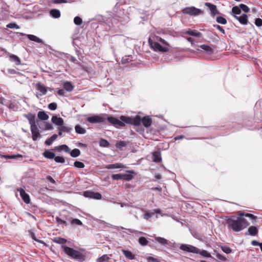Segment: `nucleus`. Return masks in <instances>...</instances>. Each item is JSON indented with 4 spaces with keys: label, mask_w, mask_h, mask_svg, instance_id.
Returning a JSON list of instances; mask_svg holds the SVG:
<instances>
[{
    "label": "nucleus",
    "mask_w": 262,
    "mask_h": 262,
    "mask_svg": "<svg viewBox=\"0 0 262 262\" xmlns=\"http://www.w3.org/2000/svg\"><path fill=\"white\" fill-rule=\"evenodd\" d=\"M120 120L113 117H109L107 118V121L112 124L115 125L116 127H123L125 126L124 122L133 124L135 126H139L142 122L143 125L148 127L150 126L152 123V120L149 116L144 117L142 119L139 115H137L134 118L121 116L120 117Z\"/></svg>",
    "instance_id": "obj_1"
},
{
    "label": "nucleus",
    "mask_w": 262,
    "mask_h": 262,
    "mask_svg": "<svg viewBox=\"0 0 262 262\" xmlns=\"http://www.w3.org/2000/svg\"><path fill=\"white\" fill-rule=\"evenodd\" d=\"M244 215L245 213H239V216H231L227 219L228 227L235 232L240 231L246 228L249 223L246 219L242 217Z\"/></svg>",
    "instance_id": "obj_2"
},
{
    "label": "nucleus",
    "mask_w": 262,
    "mask_h": 262,
    "mask_svg": "<svg viewBox=\"0 0 262 262\" xmlns=\"http://www.w3.org/2000/svg\"><path fill=\"white\" fill-rule=\"evenodd\" d=\"M159 41L162 43L161 45L159 42L152 41L150 38H149L148 42L150 47L155 51L162 53H165L169 51V43L162 38H159Z\"/></svg>",
    "instance_id": "obj_3"
},
{
    "label": "nucleus",
    "mask_w": 262,
    "mask_h": 262,
    "mask_svg": "<svg viewBox=\"0 0 262 262\" xmlns=\"http://www.w3.org/2000/svg\"><path fill=\"white\" fill-rule=\"evenodd\" d=\"M62 247L64 249V252L72 258L77 259L80 261H82L84 260L83 255L78 251L66 246H62Z\"/></svg>",
    "instance_id": "obj_4"
},
{
    "label": "nucleus",
    "mask_w": 262,
    "mask_h": 262,
    "mask_svg": "<svg viewBox=\"0 0 262 262\" xmlns=\"http://www.w3.org/2000/svg\"><path fill=\"white\" fill-rule=\"evenodd\" d=\"M183 12L184 14H187L191 15H198L200 14H203V11L194 7H188L183 10Z\"/></svg>",
    "instance_id": "obj_5"
},
{
    "label": "nucleus",
    "mask_w": 262,
    "mask_h": 262,
    "mask_svg": "<svg viewBox=\"0 0 262 262\" xmlns=\"http://www.w3.org/2000/svg\"><path fill=\"white\" fill-rule=\"evenodd\" d=\"M133 177L131 174L126 173H118L114 174L112 176V178L114 180H124L126 181H130L133 179Z\"/></svg>",
    "instance_id": "obj_6"
},
{
    "label": "nucleus",
    "mask_w": 262,
    "mask_h": 262,
    "mask_svg": "<svg viewBox=\"0 0 262 262\" xmlns=\"http://www.w3.org/2000/svg\"><path fill=\"white\" fill-rule=\"evenodd\" d=\"M83 195L86 198L100 200L102 198L101 194L99 192H94L90 191H85L83 192Z\"/></svg>",
    "instance_id": "obj_7"
},
{
    "label": "nucleus",
    "mask_w": 262,
    "mask_h": 262,
    "mask_svg": "<svg viewBox=\"0 0 262 262\" xmlns=\"http://www.w3.org/2000/svg\"><path fill=\"white\" fill-rule=\"evenodd\" d=\"M87 120L91 123H96L103 122L105 119L99 116H93L88 117Z\"/></svg>",
    "instance_id": "obj_8"
},
{
    "label": "nucleus",
    "mask_w": 262,
    "mask_h": 262,
    "mask_svg": "<svg viewBox=\"0 0 262 262\" xmlns=\"http://www.w3.org/2000/svg\"><path fill=\"white\" fill-rule=\"evenodd\" d=\"M17 191H19L20 195L22 199L26 204L30 203V200L29 195L26 193L25 191L22 188H18Z\"/></svg>",
    "instance_id": "obj_9"
},
{
    "label": "nucleus",
    "mask_w": 262,
    "mask_h": 262,
    "mask_svg": "<svg viewBox=\"0 0 262 262\" xmlns=\"http://www.w3.org/2000/svg\"><path fill=\"white\" fill-rule=\"evenodd\" d=\"M25 117L28 119L29 123L31 125V127L37 126L35 123V115L32 113H29L25 115Z\"/></svg>",
    "instance_id": "obj_10"
},
{
    "label": "nucleus",
    "mask_w": 262,
    "mask_h": 262,
    "mask_svg": "<svg viewBox=\"0 0 262 262\" xmlns=\"http://www.w3.org/2000/svg\"><path fill=\"white\" fill-rule=\"evenodd\" d=\"M234 17L235 19L238 20L239 21V23L242 25H246L248 24V15L247 14L244 13L240 16H237L234 15Z\"/></svg>",
    "instance_id": "obj_11"
},
{
    "label": "nucleus",
    "mask_w": 262,
    "mask_h": 262,
    "mask_svg": "<svg viewBox=\"0 0 262 262\" xmlns=\"http://www.w3.org/2000/svg\"><path fill=\"white\" fill-rule=\"evenodd\" d=\"M205 5L207 6L211 11V15L214 16L219 14V11L217 10L216 6L210 3H205Z\"/></svg>",
    "instance_id": "obj_12"
},
{
    "label": "nucleus",
    "mask_w": 262,
    "mask_h": 262,
    "mask_svg": "<svg viewBox=\"0 0 262 262\" xmlns=\"http://www.w3.org/2000/svg\"><path fill=\"white\" fill-rule=\"evenodd\" d=\"M31 131L32 135V139L34 141L37 140V138L39 137L40 134L38 131L37 126H34L31 127Z\"/></svg>",
    "instance_id": "obj_13"
},
{
    "label": "nucleus",
    "mask_w": 262,
    "mask_h": 262,
    "mask_svg": "<svg viewBox=\"0 0 262 262\" xmlns=\"http://www.w3.org/2000/svg\"><path fill=\"white\" fill-rule=\"evenodd\" d=\"M51 121L53 123L59 126H62L64 123L63 120L61 118L58 117L56 116H53L52 117Z\"/></svg>",
    "instance_id": "obj_14"
},
{
    "label": "nucleus",
    "mask_w": 262,
    "mask_h": 262,
    "mask_svg": "<svg viewBox=\"0 0 262 262\" xmlns=\"http://www.w3.org/2000/svg\"><path fill=\"white\" fill-rule=\"evenodd\" d=\"M154 237L156 241L158 242L161 245L163 246H167L168 245V241L166 239L161 237H158L155 235Z\"/></svg>",
    "instance_id": "obj_15"
},
{
    "label": "nucleus",
    "mask_w": 262,
    "mask_h": 262,
    "mask_svg": "<svg viewBox=\"0 0 262 262\" xmlns=\"http://www.w3.org/2000/svg\"><path fill=\"white\" fill-rule=\"evenodd\" d=\"M122 251L125 257L127 259L133 260L136 258L135 255L133 254L130 251L126 250H122Z\"/></svg>",
    "instance_id": "obj_16"
},
{
    "label": "nucleus",
    "mask_w": 262,
    "mask_h": 262,
    "mask_svg": "<svg viewBox=\"0 0 262 262\" xmlns=\"http://www.w3.org/2000/svg\"><path fill=\"white\" fill-rule=\"evenodd\" d=\"M28 38L31 41H35V42H38V43H40L41 44H43V41H42V40L40 38H39L38 37H37V36L34 35H31V34H28L27 35Z\"/></svg>",
    "instance_id": "obj_17"
},
{
    "label": "nucleus",
    "mask_w": 262,
    "mask_h": 262,
    "mask_svg": "<svg viewBox=\"0 0 262 262\" xmlns=\"http://www.w3.org/2000/svg\"><path fill=\"white\" fill-rule=\"evenodd\" d=\"M152 161L155 162H159L161 160V154L158 151H155L152 153Z\"/></svg>",
    "instance_id": "obj_18"
},
{
    "label": "nucleus",
    "mask_w": 262,
    "mask_h": 262,
    "mask_svg": "<svg viewBox=\"0 0 262 262\" xmlns=\"http://www.w3.org/2000/svg\"><path fill=\"white\" fill-rule=\"evenodd\" d=\"M201 49L204 50L208 55H212L213 53L212 49L209 46L206 45H202L200 46Z\"/></svg>",
    "instance_id": "obj_19"
},
{
    "label": "nucleus",
    "mask_w": 262,
    "mask_h": 262,
    "mask_svg": "<svg viewBox=\"0 0 262 262\" xmlns=\"http://www.w3.org/2000/svg\"><path fill=\"white\" fill-rule=\"evenodd\" d=\"M43 156L49 159H53L54 158L55 155L54 152H52L49 150H46L43 153Z\"/></svg>",
    "instance_id": "obj_20"
},
{
    "label": "nucleus",
    "mask_w": 262,
    "mask_h": 262,
    "mask_svg": "<svg viewBox=\"0 0 262 262\" xmlns=\"http://www.w3.org/2000/svg\"><path fill=\"white\" fill-rule=\"evenodd\" d=\"M37 116L41 120H46L49 118V116L44 111H39Z\"/></svg>",
    "instance_id": "obj_21"
},
{
    "label": "nucleus",
    "mask_w": 262,
    "mask_h": 262,
    "mask_svg": "<svg viewBox=\"0 0 262 262\" xmlns=\"http://www.w3.org/2000/svg\"><path fill=\"white\" fill-rule=\"evenodd\" d=\"M248 231L250 235L255 236L257 234L258 230L255 226H251L248 228Z\"/></svg>",
    "instance_id": "obj_22"
},
{
    "label": "nucleus",
    "mask_w": 262,
    "mask_h": 262,
    "mask_svg": "<svg viewBox=\"0 0 262 262\" xmlns=\"http://www.w3.org/2000/svg\"><path fill=\"white\" fill-rule=\"evenodd\" d=\"M57 135L54 134L46 141L45 144L46 145H50L57 139Z\"/></svg>",
    "instance_id": "obj_23"
},
{
    "label": "nucleus",
    "mask_w": 262,
    "mask_h": 262,
    "mask_svg": "<svg viewBox=\"0 0 262 262\" xmlns=\"http://www.w3.org/2000/svg\"><path fill=\"white\" fill-rule=\"evenodd\" d=\"M37 89L41 92L43 95H45L47 93V88L43 84L38 83L37 84Z\"/></svg>",
    "instance_id": "obj_24"
},
{
    "label": "nucleus",
    "mask_w": 262,
    "mask_h": 262,
    "mask_svg": "<svg viewBox=\"0 0 262 262\" xmlns=\"http://www.w3.org/2000/svg\"><path fill=\"white\" fill-rule=\"evenodd\" d=\"M123 167V165L121 164L116 163L114 164H109L106 166V169H113V168H120Z\"/></svg>",
    "instance_id": "obj_25"
},
{
    "label": "nucleus",
    "mask_w": 262,
    "mask_h": 262,
    "mask_svg": "<svg viewBox=\"0 0 262 262\" xmlns=\"http://www.w3.org/2000/svg\"><path fill=\"white\" fill-rule=\"evenodd\" d=\"M50 14L54 18H58L60 16L59 10L57 9H52L50 11Z\"/></svg>",
    "instance_id": "obj_26"
},
{
    "label": "nucleus",
    "mask_w": 262,
    "mask_h": 262,
    "mask_svg": "<svg viewBox=\"0 0 262 262\" xmlns=\"http://www.w3.org/2000/svg\"><path fill=\"white\" fill-rule=\"evenodd\" d=\"M75 129L76 132L78 134H84L86 133L85 130L79 125H76Z\"/></svg>",
    "instance_id": "obj_27"
},
{
    "label": "nucleus",
    "mask_w": 262,
    "mask_h": 262,
    "mask_svg": "<svg viewBox=\"0 0 262 262\" xmlns=\"http://www.w3.org/2000/svg\"><path fill=\"white\" fill-rule=\"evenodd\" d=\"M63 87L68 92H71L73 89V86L70 82H66L64 83Z\"/></svg>",
    "instance_id": "obj_28"
},
{
    "label": "nucleus",
    "mask_w": 262,
    "mask_h": 262,
    "mask_svg": "<svg viewBox=\"0 0 262 262\" xmlns=\"http://www.w3.org/2000/svg\"><path fill=\"white\" fill-rule=\"evenodd\" d=\"M1 157H4L6 159H16L17 158H23V156L20 154L13 155H0Z\"/></svg>",
    "instance_id": "obj_29"
},
{
    "label": "nucleus",
    "mask_w": 262,
    "mask_h": 262,
    "mask_svg": "<svg viewBox=\"0 0 262 262\" xmlns=\"http://www.w3.org/2000/svg\"><path fill=\"white\" fill-rule=\"evenodd\" d=\"M108 142L104 139L101 138L99 141V145L102 147H106L109 146Z\"/></svg>",
    "instance_id": "obj_30"
},
{
    "label": "nucleus",
    "mask_w": 262,
    "mask_h": 262,
    "mask_svg": "<svg viewBox=\"0 0 262 262\" xmlns=\"http://www.w3.org/2000/svg\"><path fill=\"white\" fill-rule=\"evenodd\" d=\"M80 154V151L79 149L75 148L71 151L70 155L72 157H77Z\"/></svg>",
    "instance_id": "obj_31"
},
{
    "label": "nucleus",
    "mask_w": 262,
    "mask_h": 262,
    "mask_svg": "<svg viewBox=\"0 0 262 262\" xmlns=\"http://www.w3.org/2000/svg\"><path fill=\"white\" fill-rule=\"evenodd\" d=\"M139 243L143 246H146L148 244V241L144 237H141L138 240Z\"/></svg>",
    "instance_id": "obj_32"
},
{
    "label": "nucleus",
    "mask_w": 262,
    "mask_h": 262,
    "mask_svg": "<svg viewBox=\"0 0 262 262\" xmlns=\"http://www.w3.org/2000/svg\"><path fill=\"white\" fill-rule=\"evenodd\" d=\"M53 241L57 244H64L66 243L67 240L64 238L61 237H55Z\"/></svg>",
    "instance_id": "obj_33"
},
{
    "label": "nucleus",
    "mask_w": 262,
    "mask_h": 262,
    "mask_svg": "<svg viewBox=\"0 0 262 262\" xmlns=\"http://www.w3.org/2000/svg\"><path fill=\"white\" fill-rule=\"evenodd\" d=\"M59 130H61L63 132L70 133L72 130V127L63 126V125L59 128Z\"/></svg>",
    "instance_id": "obj_34"
},
{
    "label": "nucleus",
    "mask_w": 262,
    "mask_h": 262,
    "mask_svg": "<svg viewBox=\"0 0 262 262\" xmlns=\"http://www.w3.org/2000/svg\"><path fill=\"white\" fill-rule=\"evenodd\" d=\"M10 58L13 61L15 62L16 65L20 64V60L16 55H12L10 56Z\"/></svg>",
    "instance_id": "obj_35"
},
{
    "label": "nucleus",
    "mask_w": 262,
    "mask_h": 262,
    "mask_svg": "<svg viewBox=\"0 0 262 262\" xmlns=\"http://www.w3.org/2000/svg\"><path fill=\"white\" fill-rule=\"evenodd\" d=\"M187 34L196 37H200L202 35V33L200 32H195L194 31L189 30L187 31Z\"/></svg>",
    "instance_id": "obj_36"
},
{
    "label": "nucleus",
    "mask_w": 262,
    "mask_h": 262,
    "mask_svg": "<svg viewBox=\"0 0 262 262\" xmlns=\"http://www.w3.org/2000/svg\"><path fill=\"white\" fill-rule=\"evenodd\" d=\"M71 223L72 225H79L82 226V223L79 219H75L71 220Z\"/></svg>",
    "instance_id": "obj_37"
},
{
    "label": "nucleus",
    "mask_w": 262,
    "mask_h": 262,
    "mask_svg": "<svg viewBox=\"0 0 262 262\" xmlns=\"http://www.w3.org/2000/svg\"><path fill=\"white\" fill-rule=\"evenodd\" d=\"M109 257L106 255H103L102 256L97 259V262H104L108 260Z\"/></svg>",
    "instance_id": "obj_38"
},
{
    "label": "nucleus",
    "mask_w": 262,
    "mask_h": 262,
    "mask_svg": "<svg viewBox=\"0 0 262 262\" xmlns=\"http://www.w3.org/2000/svg\"><path fill=\"white\" fill-rule=\"evenodd\" d=\"M216 20V21L219 24H221L223 25H225L227 24L226 19L222 16L217 17Z\"/></svg>",
    "instance_id": "obj_39"
},
{
    "label": "nucleus",
    "mask_w": 262,
    "mask_h": 262,
    "mask_svg": "<svg viewBox=\"0 0 262 262\" xmlns=\"http://www.w3.org/2000/svg\"><path fill=\"white\" fill-rule=\"evenodd\" d=\"M190 245L186 244H182L180 247V249L186 252H189Z\"/></svg>",
    "instance_id": "obj_40"
},
{
    "label": "nucleus",
    "mask_w": 262,
    "mask_h": 262,
    "mask_svg": "<svg viewBox=\"0 0 262 262\" xmlns=\"http://www.w3.org/2000/svg\"><path fill=\"white\" fill-rule=\"evenodd\" d=\"M240 9H241L244 12L247 13L249 12V8L245 4H241L239 5Z\"/></svg>",
    "instance_id": "obj_41"
},
{
    "label": "nucleus",
    "mask_w": 262,
    "mask_h": 262,
    "mask_svg": "<svg viewBox=\"0 0 262 262\" xmlns=\"http://www.w3.org/2000/svg\"><path fill=\"white\" fill-rule=\"evenodd\" d=\"M55 162L57 163H63L65 162V160L63 157L57 156L54 157Z\"/></svg>",
    "instance_id": "obj_42"
},
{
    "label": "nucleus",
    "mask_w": 262,
    "mask_h": 262,
    "mask_svg": "<svg viewBox=\"0 0 262 262\" xmlns=\"http://www.w3.org/2000/svg\"><path fill=\"white\" fill-rule=\"evenodd\" d=\"M189 252H191V253L197 254V253H200V250L198 248H196L194 246H193L192 245H190Z\"/></svg>",
    "instance_id": "obj_43"
},
{
    "label": "nucleus",
    "mask_w": 262,
    "mask_h": 262,
    "mask_svg": "<svg viewBox=\"0 0 262 262\" xmlns=\"http://www.w3.org/2000/svg\"><path fill=\"white\" fill-rule=\"evenodd\" d=\"M74 165L76 167L79 168H83L85 166L84 164L82 162L79 161H75L74 163Z\"/></svg>",
    "instance_id": "obj_44"
},
{
    "label": "nucleus",
    "mask_w": 262,
    "mask_h": 262,
    "mask_svg": "<svg viewBox=\"0 0 262 262\" xmlns=\"http://www.w3.org/2000/svg\"><path fill=\"white\" fill-rule=\"evenodd\" d=\"M232 12L234 14H239L241 13V10L240 8L237 6H234L232 9Z\"/></svg>",
    "instance_id": "obj_45"
},
{
    "label": "nucleus",
    "mask_w": 262,
    "mask_h": 262,
    "mask_svg": "<svg viewBox=\"0 0 262 262\" xmlns=\"http://www.w3.org/2000/svg\"><path fill=\"white\" fill-rule=\"evenodd\" d=\"M221 249L226 254H229L232 251L231 249L227 246H222Z\"/></svg>",
    "instance_id": "obj_46"
},
{
    "label": "nucleus",
    "mask_w": 262,
    "mask_h": 262,
    "mask_svg": "<svg viewBox=\"0 0 262 262\" xmlns=\"http://www.w3.org/2000/svg\"><path fill=\"white\" fill-rule=\"evenodd\" d=\"M74 22L77 25H80L82 23V20L80 17L76 16L74 19Z\"/></svg>",
    "instance_id": "obj_47"
},
{
    "label": "nucleus",
    "mask_w": 262,
    "mask_h": 262,
    "mask_svg": "<svg viewBox=\"0 0 262 262\" xmlns=\"http://www.w3.org/2000/svg\"><path fill=\"white\" fill-rule=\"evenodd\" d=\"M48 108L52 111H54L57 108V104L55 102H52L48 105Z\"/></svg>",
    "instance_id": "obj_48"
},
{
    "label": "nucleus",
    "mask_w": 262,
    "mask_h": 262,
    "mask_svg": "<svg viewBox=\"0 0 262 262\" xmlns=\"http://www.w3.org/2000/svg\"><path fill=\"white\" fill-rule=\"evenodd\" d=\"M255 24L258 27L262 26V19L259 18H256L255 20Z\"/></svg>",
    "instance_id": "obj_49"
},
{
    "label": "nucleus",
    "mask_w": 262,
    "mask_h": 262,
    "mask_svg": "<svg viewBox=\"0 0 262 262\" xmlns=\"http://www.w3.org/2000/svg\"><path fill=\"white\" fill-rule=\"evenodd\" d=\"M56 220L57 223L58 224H63L65 225H67V223L66 221L62 220V219H61L60 218H59L58 217H57L56 218Z\"/></svg>",
    "instance_id": "obj_50"
},
{
    "label": "nucleus",
    "mask_w": 262,
    "mask_h": 262,
    "mask_svg": "<svg viewBox=\"0 0 262 262\" xmlns=\"http://www.w3.org/2000/svg\"><path fill=\"white\" fill-rule=\"evenodd\" d=\"M200 254L204 257H211V255L206 250H202L200 252Z\"/></svg>",
    "instance_id": "obj_51"
},
{
    "label": "nucleus",
    "mask_w": 262,
    "mask_h": 262,
    "mask_svg": "<svg viewBox=\"0 0 262 262\" xmlns=\"http://www.w3.org/2000/svg\"><path fill=\"white\" fill-rule=\"evenodd\" d=\"M59 148H61V150H63L67 152H69L70 151V148L66 145H62L59 146Z\"/></svg>",
    "instance_id": "obj_52"
},
{
    "label": "nucleus",
    "mask_w": 262,
    "mask_h": 262,
    "mask_svg": "<svg viewBox=\"0 0 262 262\" xmlns=\"http://www.w3.org/2000/svg\"><path fill=\"white\" fill-rule=\"evenodd\" d=\"M7 27L9 28L13 29V28H18V27L15 23H10L7 25Z\"/></svg>",
    "instance_id": "obj_53"
},
{
    "label": "nucleus",
    "mask_w": 262,
    "mask_h": 262,
    "mask_svg": "<svg viewBox=\"0 0 262 262\" xmlns=\"http://www.w3.org/2000/svg\"><path fill=\"white\" fill-rule=\"evenodd\" d=\"M213 26L214 27H216L221 32H222L224 34L225 33V30H224V29L221 26H220V25H214Z\"/></svg>",
    "instance_id": "obj_54"
},
{
    "label": "nucleus",
    "mask_w": 262,
    "mask_h": 262,
    "mask_svg": "<svg viewBox=\"0 0 262 262\" xmlns=\"http://www.w3.org/2000/svg\"><path fill=\"white\" fill-rule=\"evenodd\" d=\"M144 218L147 220L152 216V215L149 213H146L143 214Z\"/></svg>",
    "instance_id": "obj_55"
},
{
    "label": "nucleus",
    "mask_w": 262,
    "mask_h": 262,
    "mask_svg": "<svg viewBox=\"0 0 262 262\" xmlns=\"http://www.w3.org/2000/svg\"><path fill=\"white\" fill-rule=\"evenodd\" d=\"M125 145L124 142L123 141H120L119 143H117V147H121L124 146Z\"/></svg>",
    "instance_id": "obj_56"
},
{
    "label": "nucleus",
    "mask_w": 262,
    "mask_h": 262,
    "mask_svg": "<svg viewBox=\"0 0 262 262\" xmlns=\"http://www.w3.org/2000/svg\"><path fill=\"white\" fill-rule=\"evenodd\" d=\"M244 216H246L247 217H250L251 219H256V216H254V215L252 214H250V213H245V215Z\"/></svg>",
    "instance_id": "obj_57"
},
{
    "label": "nucleus",
    "mask_w": 262,
    "mask_h": 262,
    "mask_svg": "<svg viewBox=\"0 0 262 262\" xmlns=\"http://www.w3.org/2000/svg\"><path fill=\"white\" fill-rule=\"evenodd\" d=\"M47 180L49 181L51 183L53 184H55V180L53 179V178L51 176H48L47 178Z\"/></svg>",
    "instance_id": "obj_58"
},
{
    "label": "nucleus",
    "mask_w": 262,
    "mask_h": 262,
    "mask_svg": "<svg viewBox=\"0 0 262 262\" xmlns=\"http://www.w3.org/2000/svg\"><path fill=\"white\" fill-rule=\"evenodd\" d=\"M57 93L60 96H63L64 95V91L63 89H60L58 91Z\"/></svg>",
    "instance_id": "obj_59"
},
{
    "label": "nucleus",
    "mask_w": 262,
    "mask_h": 262,
    "mask_svg": "<svg viewBox=\"0 0 262 262\" xmlns=\"http://www.w3.org/2000/svg\"><path fill=\"white\" fill-rule=\"evenodd\" d=\"M216 257L219 259L223 260H224L225 259V257L223 256H222V255H221L220 254H217L216 255Z\"/></svg>",
    "instance_id": "obj_60"
},
{
    "label": "nucleus",
    "mask_w": 262,
    "mask_h": 262,
    "mask_svg": "<svg viewBox=\"0 0 262 262\" xmlns=\"http://www.w3.org/2000/svg\"><path fill=\"white\" fill-rule=\"evenodd\" d=\"M252 245L253 246H259V244H260V243L256 241H253L251 243Z\"/></svg>",
    "instance_id": "obj_61"
},
{
    "label": "nucleus",
    "mask_w": 262,
    "mask_h": 262,
    "mask_svg": "<svg viewBox=\"0 0 262 262\" xmlns=\"http://www.w3.org/2000/svg\"><path fill=\"white\" fill-rule=\"evenodd\" d=\"M46 128L47 129H51L52 128V125L50 123H47Z\"/></svg>",
    "instance_id": "obj_62"
},
{
    "label": "nucleus",
    "mask_w": 262,
    "mask_h": 262,
    "mask_svg": "<svg viewBox=\"0 0 262 262\" xmlns=\"http://www.w3.org/2000/svg\"><path fill=\"white\" fill-rule=\"evenodd\" d=\"M66 2V0H55V3L57 4H60L62 3H65Z\"/></svg>",
    "instance_id": "obj_63"
},
{
    "label": "nucleus",
    "mask_w": 262,
    "mask_h": 262,
    "mask_svg": "<svg viewBox=\"0 0 262 262\" xmlns=\"http://www.w3.org/2000/svg\"><path fill=\"white\" fill-rule=\"evenodd\" d=\"M187 40H188V41H189L190 42H191V44H193V38H192L189 37H187Z\"/></svg>",
    "instance_id": "obj_64"
}]
</instances>
